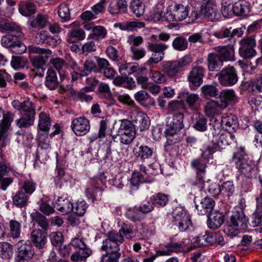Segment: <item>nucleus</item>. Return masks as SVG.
I'll return each instance as SVG.
<instances>
[{"label":"nucleus","mask_w":262,"mask_h":262,"mask_svg":"<svg viewBox=\"0 0 262 262\" xmlns=\"http://www.w3.org/2000/svg\"><path fill=\"white\" fill-rule=\"evenodd\" d=\"M149 76L157 83H164L166 81V75L159 71L151 70Z\"/></svg>","instance_id":"nucleus-52"},{"label":"nucleus","mask_w":262,"mask_h":262,"mask_svg":"<svg viewBox=\"0 0 262 262\" xmlns=\"http://www.w3.org/2000/svg\"><path fill=\"white\" fill-rule=\"evenodd\" d=\"M12 78L11 75L5 70H0V88H5L7 86V83L12 81Z\"/></svg>","instance_id":"nucleus-59"},{"label":"nucleus","mask_w":262,"mask_h":262,"mask_svg":"<svg viewBox=\"0 0 262 262\" xmlns=\"http://www.w3.org/2000/svg\"><path fill=\"white\" fill-rule=\"evenodd\" d=\"M256 46L254 38L250 37L243 38L240 41L239 54L243 58L248 59L254 57L256 51L253 48Z\"/></svg>","instance_id":"nucleus-12"},{"label":"nucleus","mask_w":262,"mask_h":262,"mask_svg":"<svg viewBox=\"0 0 262 262\" xmlns=\"http://www.w3.org/2000/svg\"><path fill=\"white\" fill-rule=\"evenodd\" d=\"M144 71H146V68H140L137 65L131 63L122 64L119 68L120 73L124 76H127V75L134 73L139 74Z\"/></svg>","instance_id":"nucleus-32"},{"label":"nucleus","mask_w":262,"mask_h":262,"mask_svg":"<svg viewBox=\"0 0 262 262\" xmlns=\"http://www.w3.org/2000/svg\"><path fill=\"white\" fill-rule=\"evenodd\" d=\"M13 107L17 110L24 112V114H36V105L32 102L29 100H25L22 102L18 100H14L12 102Z\"/></svg>","instance_id":"nucleus-22"},{"label":"nucleus","mask_w":262,"mask_h":262,"mask_svg":"<svg viewBox=\"0 0 262 262\" xmlns=\"http://www.w3.org/2000/svg\"><path fill=\"white\" fill-rule=\"evenodd\" d=\"M165 136L167 138V141L164 145L165 150H170L172 146L174 145L178 141L177 134H169L167 130H165Z\"/></svg>","instance_id":"nucleus-54"},{"label":"nucleus","mask_w":262,"mask_h":262,"mask_svg":"<svg viewBox=\"0 0 262 262\" xmlns=\"http://www.w3.org/2000/svg\"><path fill=\"white\" fill-rule=\"evenodd\" d=\"M1 44L5 48H11L13 52L22 54L26 51L25 45L20 41L16 35H7L2 37Z\"/></svg>","instance_id":"nucleus-11"},{"label":"nucleus","mask_w":262,"mask_h":262,"mask_svg":"<svg viewBox=\"0 0 262 262\" xmlns=\"http://www.w3.org/2000/svg\"><path fill=\"white\" fill-rule=\"evenodd\" d=\"M51 244L54 246L60 247L62 245L64 237L60 232H53L49 235Z\"/></svg>","instance_id":"nucleus-51"},{"label":"nucleus","mask_w":262,"mask_h":262,"mask_svg":"<svg viewBox=\"0 0 262 262\" xmlns=\"http://www.w3.org/2000/svg\"><path fill=\"white\" fill-rule=\"evenodd\" d=\"M184 115L182 113H178L173 115L172 120L169 124L167 130L168 134H177L184 127Z\"/></svg>","instance_id":"nucleus-25"},{"label":"nucleus","mask_w":262,"mask_h":262,"mask_svg":"<svg viewBox=\"0 0 262 262\" xmlns=\"http://www.w3.org/2000/svg\"><path fill=\"white\" fill-rule=\"evenodd\" d=\"M31 243L38 249L45 248L47 243L46 233L40 229L33 230L30 234Z\"/></svg>","instance_id":"nucleus-20"},{"label":"nucleus","mask_w":262,"mask_h":262,"mask_svg":"<svg viewBox=\"0 0 262 262\" xmlns=\"http://www.w3.org/2000/svg\"><path fill=\"white\" fill-rule=\"evenodd\" d=\"M14 118V114L10 112L5 114L4 111L0 108V142L6 137V134L11 126Z\"/></svg>","instance_id":"nucleus-17"},{"label":"nucleus","mask_w":262,"mask_h":262,"mask_svg":"<svg viewBox=\"0 0 262 262\" xmlns=\"http://www.w3.org/2000/svg\"><path fill=\"white\" fill-rule=\"evenodd\" d=\"M71 127L77 136H81L88 133L91 127L88 119L84 117H80L73 120Z\"/></svg>","instance_id":"nucleus-16"},{"label":"nucleus","mask_w":262,"mask_h":262,"mask_svg":"<svg viewBox=\"0 0 262 262\" xmlns=\"http://www.w3.org/2000/svg\"><path fill=\"white\" fill-rule=\"evenodd\" d=\"M224 212L215 210L214 211V229L218 228L224 222Z\"/></svg>","instance_id":"nucleus-60"},{"label":"nucleus","mask_w":262,"mask_h":262,"mask_svg":"<svg viewBox=\"0 0 262 262\" xmlns=\"http://www.w3.org/2000/svg\"><path fill=\"white\" fill-rule=\"evenodd\" d=\"M219 82L224 86H231L235 84L238 77L236 69L231 66H228L223 68L215 75Z\"/></svg>","instance_id":"nucleus-7"},{"label":"nucleus","mask_w":262,"mask_h":262,"mask_svg":"<svg viewBox=\"0 0 262 262\" xmlns=\"http://www.w3.org/2000/svg\"><path fill=\"white\" fill-rule=\"evenodd\" d=\"M230 220L232 224L240 230L244 231L248 227V219L242 210L234 212Z\"/></svg>","instance_id":"nucleus-23"},{"label":"nucleus","mask_w":262,"mask_h":262,"mask_svg":"<svg viewBox=\"0 0 262 262\" xmlns=\"http://www.w3.org/2000/svg\"><path fill=\"white\" fill-rule=\"evenodd\" d=\"M162 67V71L170 78L176 77L181 70L176 60L165 61Z\"/></svg>","instance_id":"nucleus-29"},{"label":"nucleus","mask_w":262,"mask_h":262,"mask_svg":"<svg viewBox=\"0 0 262 262\" xmlns=\"http://www.w3.org/2000/svg\"><path fill=\"white\" fill-rule=\"evenodd\" d=\"M28 198V196L23 190H19L13 197V202L16 206L22 207L27 205Z\"/></svg>","instance_id":"nucleus-44"},{"label":"nucleus","mask_w":262,"mask_h":262,"mask_svg":"<svg viewBox=\"0 0 262 262\" xmlns=\"http://www.w3.org/2000/svg\"><path fill=\"white\" fill-rule=\"evenodd\" d=\"M184 98L188 107L191 110L196 111L199 109L202 101L199 95L195 93H187Z\"/></svg>","instance_id":"nucleus-34"},{"label":"nucleus","mask_w":262,"mask_h":262,"mask_svg":"<svg viewBox=\"0 0 262 262\" xmlns=\"http://www.w3.org/2000/svg\"><path fill=\"white\" fill-rule=\"evenodd\" d=\"M51 125V120L50 115L43 112L39 114L38 124V128L42 131L48 132Z\"/></svg>","instance_id":"nucleus-40"},{"label":"nucleus","mask_w":262,"mask_h":262,"mask_svg":"<svg viewBox=\"0 0 262 262\" xmlns=\"http://www.w3.org/2000/svg\"><path fill=\"white\" fill-rule=\"evenodd\" d=\"M236 97L233 90H226L220 92L214 88V105L222 108H226L229 102H233Z\"/></svg>","instance_id":"nucleus-9"},{"label":"nucleus","mask_w":262,"mask_h":262,"mask_svg":"<svg viewBox=\"0 0 262 262\" xmlns=\"http://www.w3.org/2000/svg\"><path fill=\"white\" fill-rule=\"evenodd\" d=\"M130 118L134 127H136L140 131L147 129L150 125V120L147 115L142 112L133 110L130 113Z\"/></svg>","instance_id":"nucleus-13"},{"label":"nucleus","mask_w":262,"mask_h":262,"mask_svg":"<svg viewBox=\"0 0 262 262\" xmlns=\"http://www.w3.org/2000/svg\"><path fill=\"white\" fill-rule=\"evenodd\" d=\"M130 8L136 16L139 17L142 15L144 12L145 6L143 3L139 0H133L130 3Z\"/></svg>","instance_id":"nucleus-43"},{"label":"nucleus","mask_w":262,"mask_h":262,"mask_svg":"<svg viewBox=\"0 0 262 262\" xmlns=\"http://www.w3.org/2000/svg\"><path fill=\"white\" fill-rule=\"evenodd\" d=\"M191 165L196 170V180L191 182L192 185H199L201 188H204L205 184H204L203 177L205 174V165L198 159L192 160L191 162Z\"/></svg>","instance_id":"nucleus-21"},{"label":"nucleus","mask_w":262,"mask_h":262,"mask_svg":"<svg viewBox=\"0 0 262 262\" xmlns=\"http://www.w3.org/2000/svg\"><path fill=\"white\" fill-rule=\"evenodd\" d=\"M168 46L165 43H149L147 46L148 49L152 53H164V51L167 49Z\"/></svg>","instance_id":"nucleus-57"},{"label":"nucleus","mask_w":262,"mask_h":262,"mask_svg":"<svg viewBox=\"0 0 262 262\" xmlns=\"http://www.w3.org/2000/svg\"><path fill=\"white\" fill-rule=\"evenodd\" d=\"M106 236V238L103 241L101 249L107 254H121L119 245L124 241L123 235L113 230L108 232Z\"/></svg>","instance_id":"nucleus-3"},{"label":"nucleus","mask_w":262,"mask_h":262,"mask_svg":"<svg viewBox=\"0 0 262 262\" xmlns=\"http://www.w3.org/2000/svg\"><path fill=\"white\" fill-rule=\"evenodd\" d=\"M202 206L206 210L205 213L207 217V224L208 228L212 229L213 224L211 218V213L213 210V202L211 198L206 197L202 202Z\"/></svg>","instance_id":"nucleus-39"},{"label":"nucleus","mask_w":262,"mask_h":262,"mask_svg":"<svg viewBox=\"0 0 262 262\" xmlns=\"http://www.w3.org/2000/svg\"><path fill=\"white\" fill-rule=\"evenodd\" d=\"M217 119H214V149L220 150V149H225L226 147L230 144L234 139V136L232 134L224 133L219 128V122L217 123Z\"/></svg>","instance_id":"nucleus-8"},{"label":"nucleus","mask_w":262,"mask_h":262,"mask_svg":"<svg viewBox=\"0 0 262 262\" xmlns=\"http://www.w3.org/2000/svg\"><path fill=\"white\" fill-rule=\"evenodd\" d=\"M212 235L210 233H206L203 236H199L196 238L195 243L198 247L201 246L211 245L212 243Z\"/></svg>","instance_id":"nucleus-50"},{"label":"nucleus","mask_w":262,"mask_h":262,"mask_svg":"<svg viewBox=\"0 0 262 262\" xmlns=\"http://www.w3.org/2000/svg\"><path fill=\"white\" fill-rule=\"evenodd\" d=\"M92 71L97 72L98 71L95 63L92 60H86L83 64V75H88Z\"/></svg>","instance_id":"nucleus-58"},{"label":"nucleus","mask_w":262,"mask_h":262,"mask_svg":"<svg viewBox=\"0 0 262 262\" xmlns=\"http://www.w3.org/2000/svg\"><path fill=\"white\" fill-rule=\"evenodd\" d=\"M145 26L144 22L139 21H125L115 25V27H119L121 30L128 31H133L136 28H143Z\"/></svg>","instance_id":"nucleus-37"},{"label":"nucleus","mask_w":262,"mask_h":262,"mask_svg":"<svg viewBox=\"0 0 262 262\" xmlns=\"http://www.w3.org/2000/svg\"><path fill=\"white\" fill-rule=\"evenodd\" d=\"M234 189V187L232 182L227 181L224 182L221 186H217L216 194H218L219 192H222L224 195L230 196L233 193Z\"/></svg>","instance_id":"nucleus-46"},{"label":"nucleus","mask_w":262,"mask_h":262,"mask_svg":"<svg viewBox=\"0 0 262 262\" xmlns=\"http://www.w3.org/2000/svg\"><path fill=\"white\" fill-rule=\"evenodd\" d=\"M58 13L59 17L65 21H67L70 19L69 8L67 4L65 3L61 4L59 5L58 7Z\"/></svg>","instance_id":"nucleus-55"},{"label":"nucleus","mask_w":262,"mask_h":262,"mask_svg":"<svg viewBox=\"0 0 262 262\" xmlns=\"http://www.w3.org/2000/svg\"><path fill=\"white\" fill-rule=\"evenodd\" d=\"M50 62L52 67L58 71L61 78L66 76V70L68 69V65L63 59L59 57L51 58Z\"/></svg>","instance_id":"nucleus-33"},{"label":"nucleus","mask_w":262,"mask_h":262,"mask_svg":"<svg viewBox=\"0 0 262 262\" xmlns=\"http://www.w3.org/2000/svg\"><path fill=\"white\" fill-rule=\"evenodd\" d=\"M49 16L47 15L37 14L28 21L30 27L39 30L47 27L49 24Z\"/></svg>","instance_id":"nucleus-28"},{"label":"nucleus","mask_w":262,"mask_h":262,"mask_svg":"<svg viewBox=\"0 0 262 262\" xmlns=\"http://www.w3.org/2000/svg\"><path fill=\"white\" fill-rule=\"evenodd\" d=\"M136 131L133 123L128 120H122L117 134L112 136L114 142L120 141L123 144H130L135 138Z\"/></svg>","instance_id":"nucleus-2"},{"label":"nucleus","mask_w":262,"mask_h":262,"mask_svg":"<svg viewBox=\"0 0 262 262\" xmlns=\"http://www.w3.org/2000/svg\"><path fill=\"white\" fill-rule=\"evenodd\" d=\"M233 13L237 16L245 17L250 11V6L246 0H238L232 7Z\"/></svg>","instance_id":"nucleus-26"},{"label":"nucleus","mask_w":262,"mask_h":262,"mask_svg":"<svg viewBox=\"0 0 262 262\" xmlns=\"http://www.w3.org/2000/svg\"><path fill=\"white\" fill-rule=\"evenodd\" d=\"M205 70L200 66L192 68L187 76V80L190 84L195 87H199L203 83Z\"/></svg>","instance_id":"nucleus-19"},{"label":"nucleus","mask_w":262,"mask_h":262,"mask_svg":"<svg viewBox=\"0 0 262 262\" xmlns=\"http://www.w3.org/2000/svg\"><path fill=\"white\" fill-rule=\"evenodd\" d=\"M88 207V205L84 201H78L72 211L78 216H82L85 214Z\"/></svg>","instance_id":"nucleus-56"},{"label":"nucleus","mask_w":262,"mask_h":262,"mask_svg":"<svg viewBox=\"0 0 262 262\" xmlns=\"http://www.w3.org/2000/svg\"><path fill=\"white\" fill-rule=\"evenodd\" d=\"M201 14L208 21H213V0H203Z\"/></svg>","instance_id":"nucleus-35"},{"label":"nucleus","mask_w":262,"mask_h":262,"mask_svg":"<svg viewBox=\"0 0 262 262\" xmlns=\"http://www.w3.org/2000/svg\"><path fill=\"white\" fill-rule=\"evenodd\" d=\"M201 95L206 99L211 100L213 96V86L211 85H205L201 88Z\"/></svg>","instance_id":"nucleus-62"},{"label":"nucleus","mask_w":262,"mask_h":262,"mask_svg":"<svg viewBox=\"0 0 262 262\" xmlns=\"http://www.w3.org/2000/svg\"><path fill=\"white\" fill-rule=\"evenodd\" d=\"M188 43L187 40L183 36L176 37L172 42L173 48L178 51L186 50L188 48Z\"/></svg>","instance_id":"nucleus-42"},{"label":"nucleus","mask_w":262,"mask_h":262,"mask_svg":"<svg viewBox=\"0 0 262 262\" xmlns=\"http://www.w3.org/2000/svg\"><path fill=\"white\" fill-rule=\"evenodd\" d=\"M33 220L43 230H47L49 227L46 217L41 213L37 212L32 215Z\"/></svg>","instance_id":"nucleus-49"},{"label":"nucleus","mask_w":262,"mask_h":262,"mask_svg":"<svg viewBox=\"0 0 262 262\" xmlns=\"http://www.w3.org/2000/svg\"><path fill=\"white\" fill-rule=\"evenodd\" d=\"M34 249L29 241L20 240L15 245V262H28L34 256Z\"/></svg>","instance_id":"nucleus-5"},{"label":"nucleus","mask_w":262,"mask_h":262,"mask_svg":"<svg viewBox=\"0 0 262 262\" xmlns=\"http://www.w3.org/2000/svg\"><path fill=\"white\" fill-rule=\"evenodd\" d=\"M48 58L47 56L37 55L31 58L32 66L37 69H42Z\"/></svg>","instance_id":"nucleus-53"},{"label":"nucleus","mask_w":262,"mask_h":262,"mask_svg":"<svg viewBox=\"0 0 262 262\" xmlns=\"http://www.w3.org/2000/svg\"><path fill=\"white\" fill-rule=\"evenodd\" d=\"M85 38V33L80 28H75L69 31L67 36V41L70 43H73L82 40Z\"/></svg>","instance_id":"nucleus-38"},{"label":"nucleus","mask_w":262,"mask_h":262,"mask_svg":"<svg viewBox=\"0 0 262 262\" xmlns=\"http://www.w3.org/2000/svg\"><path fill=\"white\" fill-rule=\"evenodd\" d=\"M70 245L75 249H78L77 252H75L72 255L71 257L72 260H75L78 257L88 258L92 253V250L87 247L83 241V238L80 237L79 235L71 239Z\"/></svg>","instance_id":"nucleus-10"},{"label":"nucleus","mask_w":262,"mask_h":262,"mask_svg":"<svg viewBox=\"0 0 262 262\" xmlns=\"http://www.w3.org/2000/svg\"><path fill=\"white\" fill-rule=\"evenodd\" d=\"M232 161L235 163L242 174L247 177L251 176L250 173L253 169L254 165L251 161L247 158L244 148L239 147L237 151L233 154Z\"/></svg>","instance_id":"nucleus-4"},{"label":"nucleus","mask_w":262,"mask_h":262,"mask_svg":"<svg viewBox=\"0 0 262 262\" xmlns=\"http://www.w3.org/2000/svg\"><path fill=\"white\" fill-rule=\"evenodd\" d=\"M150 199L153 201L154 205L157 204L160 207L166 206L169 200L167 195L161 192L155 194Z\"/></svg>","instance_id":"nucleus-45"},{"label":"nucleus","mask_w":262,"mask_h":262,"mask_svg":"<svg viewBox=\"0 0 262 262\" xmlns=\"http://www.w3.org/2000/svg\"><path fill=\"white\" fill-rule=\"evenodd\" d=\"M45 85L51 90L56 89L59 85L56 73L53 69L47 71Z\"/></svg>","instance_id":"nucleus-36"},{"label":"nucleus","mask_w":262,"mask_h":262,"mask_svg":"<svg viewBox=\"0 0 262 262\" xmlns=\"http://www.w3.org/2000/svg\"><path fill=\"white\" fill-rule=\"evenodd\" d=\"M0 251L3 258L10 259L13 255L12 246L9 243H1Z\"/></svg>","instance_id":"nucleus-47"},{"label":"nucleus","mask_w":262,"mask_h":262,"mask_svg":"<svg viewBox=\"0 0 262 262\" xmlns=\"http://www.w3.org/2000/svg\"><path fill=\"white\" fill-rule=\"evenodd\" d=\"M0 31L15 33L17 36H20L21 29L15 24L11 23L4 18L0 17Z\"/></svg>","instance_id":"nucleus-31"},{"label":"nucleus","mask_w":262,"mask_h":262,"mask_svg":"<svg viewBox=\"0 0 262 262\" xmlns=\"http://www.w3.org/2000/svg\"><path fill=\"white\" fill-rule=\"evenodd\" d=\"M9 227L10 229V236L13 238H18L21 232L20 223L15 220H11L9 222Z\"/></svg>","instance_id":"nucleus-48"},{"label":"nucleus","mask_w":262,"mask_h":262,"mask_svg":"<svg viewBox=\"0 0 262 262\" xmlns=\"http://www.w3.org/2000/svg\"><path fill=\"white\" fill-rule=\"evenodd\" d=\"M126 216L133 222L141 220L140 214L138 212V209L135 207L128 209L126 212Z\"/></svg>","instance_id":"nucleus-61"},{"label":"nucleus","mask_w":262,"mask_h":262,"mask_svg":"<svg viewBox=\"0 0 262 262\" xmlns=\"http://www.w3.org/2000/svg\"><path fill=\"white\" fill-rule=\"evenodd\" d=\"M200 16V14L194 10L189 14L188 6L181 4L171 6L164 14V18L168 21H181L187 18L188 23H194Z\"/></svg>","instance_id":"nucleus-1"},{"label":"nucleus","mask_w":262,"mask_h":262,"mask_svg":"<svg viewBox=\"0 0 262 262\" xmlns=\"http://www.w3.org/2000/svg\"><path fill=\"white\" fill-rule=\"evenodd\" d=\"M172 215L176 224L178 225L179 229L181 231H185L191 225V220L189 214L182 208H176L173 211Z\"/></svg>","instance_id":"nucleus-14"},{"label":"nucleus","mask_w":262,"mask_h":262,"mask_svg":"<svg viewBox=\"0 0 262 262\" xmlns=\"http://www.w3.org/2000/svg\"><path fill=\"white\" fill-rule=\"evenodd\" d=\"M121 254H107L102 255L101 262H119Z\"/></svg>","instance_id":"nucleus-64"},{"label":"nucleus","mask_w":262,"mask_h":262,"mask_svg":"<svg viewBox=\"0 0 262 262\" xmlns=\"http://www.w3.org/2000/svg\"><path fill=\"white\" fill-rule=\"evenodd\" d=\"M214 49V71H219L224 61L234 60V51L232 47L219 46Z\"/></svg>","instance_id":"nucleus-6"},{"label":"nucleus","mask_w":262,"mask_h":262,"mask_svg":"<svg viewBox=\"0 0 262 262\" xmlns=\"http://www.w3.org/2000/svg\"><path fill=\"white\" fill-rule=\"evenodd\" d=\"M186 239L180 243L171 242L165 245V249L161 251L162 255H170L172 253L188 252L195 248L194 246L187 247Z\"/></svg>","instance_id":"nucleus-15"},{"label":"nucleus","mask_w":262,"mask_h":262,"mask_svg":"<svg viewBox=\"0 0 262 262\" xmlns=\"http://www.w3.org/2000/svg\"><path fill=\"white\" fill-rule=\"evenodd\" d=\"M164 53H152L151 57L146 61L145 64L148 66H151L153 64L158 63L164 58Z\"/></svg>","instance_id":"nucleus-63"},{"label":"nucleus","mask_w":262,"mask_h":262,"mask_svg":"<svg viewBox=\"0 0 262 262\" xmlns=\"http://www.w3.org/2000/svg\"><path fill=\"white\" fill-rule=\"evenodd\" d=\"M221 125L229 132L234 131L238 127L236 117L232 114H224L221 119Z\"/></svg>","instance_id":"nucleus-27"},{"label":"nucleus","mask_w":262,"mask_h":262,"mask_svg":"<svg viewBox=\"0 0 262 262\" xmlns=\"http://www.w3.org/2000/svg\"><path fill=\"white\" fill-rule=\"evenodd\" d=\"M35 115L33 114H24L21 117L16 120L17 126L19 128H27L34 124Z\"/></svg>","instance_id":"nucleus-41"},{"label":"nucleus","mask_w":262,"mask_h":262,"mask_svg":"<svg viewBox=\"0 0 262 262\" xmlns=\"http://www.w3.org/2000/svg\"><path fill=\"white\" fill-rule=\"evenodd\" d=\"M102 183L101 178H95L90 180V186L86 189L85 193L87 197L94 201L98 197L102 195V190L99 186Z\"/></svg>","instance_id":"nucleus-18"},{"label":"nucleus","mask_w":262,"mask_h":262,"mask_svg":"<svg viewBox=\"0 0 262 262\" xmlns=\"http://www.w3.org/2000/svg\"><path fill=\"white\" fill-rule=\"evenodd\" d=\"M133 151L136 158H140L142 161H145L151 157L154 149L147 145H137L133 148Z\"/></svg>","instance_id":"nucleus-24"},{"label":"nucleus","mask_w":262,"mask_h":262,"mask_svg":"<svg viewBox=\"0 0 262 262\" xmlns=\"http://www.w3.org/2000/svg\"><path fill=\"white\" fill-rule=\"evenodd\" d=\"M54 208L63 214H68L74 210L73 204L67 199L59 197L54 205Z\"/></svg>","instance_id":"nucleus-30"}]
</instances>
